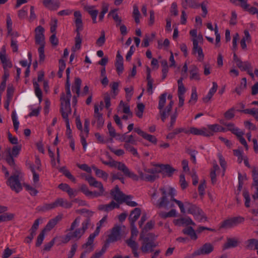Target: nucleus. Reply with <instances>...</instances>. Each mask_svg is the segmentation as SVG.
<instances>
[{
  "mask_svg": "<svg viewBox=\"0 0 258 258\" xmlns=\"http://www.w3.org/2000/svg\"><path fill=\"white\" fill-rule=\"evenodd\" d=\"M161 192L162 197L158 200L156 202V206L159 208H167L171 206L170 201L175 202L180 209L181 213H185L184 203H183L181 201L177 200L174 198L176 195V190L172 187H170L167 192L164 187L160 188Z\"/></svg>",
  "mask_w": 258,
  "mask_h": 258,
  "instance_id": "obj_1",
  "label": "nucleus"
},
{
  "mask_svg": "<svg viewBox=\"0 0 258 258\" xmlns=\"http://www.w3.org/2000/svg\"><path fill=\"white\" fill-rule=\"evenodd\" d=\"M75 19V23L76 26L75 32H76V36L75 38V48L76 49H80L81 46L82 38L81 37L80 32L83 29V24L82 21V16L81 13L79 11H76L74 14Z\"/></svg>",
  "mask_w": 258,
  "mask_h": 258,
  "instance_id": "obj_2",
  "label": "nucleus"
},
{
  "mask_svg": "<svg viewBox=\"0 0 258 258\" xmlns=\"http://www.w3.org/2000/svg\"><path fill=\"white\" fill-rule=\"evenodd\" d=\"M184 205L187 210V213L192 215L196 220L199 222L207 221V218L203 211L196 205L192 204L188 201H185Z\"/></svg>",
  "mask_w": 258,
  "mask_h": 258,
  "instance_id": "obj_3",
  "label": "nucleus"
},
{
  "mask_svg": "<svg viewBox=\"0 0 258 258\" xmlns=\"http://www.w3.org/2000/svg\"><path fill=\"white\" fill-rule=\"evenodd\" d=\"M140 238L142 240V251L145 253L152 252L156 246L153 238V234L148 233L145 235L143 233H142L140 234Z\"/></svg>",
  "mask_w": 258,
  "mask_h": 258,
  "instance_id": "obj_4",
  "label": "nucleus"
},
{
  "mask_svg": "<svg viewBox=\"0 0 258 258\" xmlns=\"http://www.w3.org/2000/svg\"><path fill=\"white\" fill-rule=\"evenodd\" d=\"M181 4L182 7L185 9H187L188 7L195 9L200 7L202 11L201 16L203 18H205L208 13V7L209 5V2L208 0H204L200 4H196L192 0H183Z\"/></svg>",
  "mask_w": 258,
  "mask_h": 258,
  "instance_id": "obj_5",
  "label": "nucleus"
},
{
  "mask_svg": "<svg viewBox=\"0 0 258 258\" xmlns=\"http://www.w3.org/2000/svg\"><path fill=\"white\" fill-rule=\"evenodd\" d=\"M233 61L241 71H246L251 78H253L254 76H258V69H255L253 73L252 65L247 61H242L235 53L233 55Z\"/></svg>",
  "mask_w": 258,
  "mask_h": 258,
  "instance_id": "obj_6",
  "label": "nucleus"
},
{
  "mask_svg": "<svg viewBox=\"0 0 258 258\" xmlns=\"http://www.w3.org/2000/svg\"><path fill=\"white\" fill-rule=\"evenodd\" d=\"M86 180L88 182L90 185L99 189V191H92V194L89 195V198H96L103 195L105 190L101 182L97 181L94 177L90 175L86 176Z\"/></svg>",
  "mask_w": 258,
  "mask_h": 258,
  "instance_id": "obj_7",
  "label": "nucleus"
},
{
  "mask_svg": "<svg viewBox=\"0 0 258 258\" xmlns=\"http://www.w3.org/2000/svg\"><path fill=\"white\" fill-rule=\"evenodd\" d=\"M109 164L110 167L117 168L119 170L121 171L124 175L133 180L138 181L139 179V177L137 174L131 172L124 163L119 161L112 160L109 161Z\"/></svg>",
  "mask_w": 258,
  "mask_h": 258,
  "instance_id": "obj_8",
  "label": "nucleus"
},
{
  "mask_svg": "<svg viewBox=\"0 0 258 258\" xmlns=\"http://www.w3.org/2000/svg\"><path fill=\"white\" fill-rule=\"evenodd\" d=\"M244 221V218L240 216L230 217L224 220L221 223L220 228H231L243 223Z\"/></svg>",
  "mask_w": 258,
  "mask_h": 258,
  "instance_id": "obj_9",
  "label": "nucleus"
},
{
  "mask_svg": "<svg viewBox=\"0 0 258 258\" xmlns=\"http://www.w3.org/2000/svg\"><path fill=\"white\" fill-rule=\"evenodd\" d=\"M71 84L70 82V78H67L66 83V95L62 94L60 97L61 106H66L68 108L71 106V98L72 94L70 90Z\"/></svg>",
  "mask_w": 258,
  "mask_h": 258,
  "instance_id": "obj_10",
  "label": "nucleus"
},
{
  "mask_svg": "<svg viewBox=\"0 0 258 258\" xmlns=\"http://www.w3.org/2000/svg\"><path fill=\"white\" fill-rule=\"evenodd\" d=\"M7 184L12 190H15L17 192H19L22 189L18 175L11 176L7 181Z\"/></svg>",
  "mask_w": 258,
  "mask_h": 258,
  "instance_id": "obj_11",
  "label": "nucleus"
},
{
  "mask_svg": "<svg viewBox=\"0 0 258 258\" xmlns=\"http://www.w3.org/2000/svg\"><path fill=\"white\" fill-rule=\"evenodd\" d=\"M121 230L120 226H114L111 229L110 234L108 236L107 241L108 242H113L120 239L121 237Z\"/></svg>",
  "mask_w": 258,
  "mask_h": 258,
  "instance_id": "obj_12",
  "label": "nucleus"
},
{
  "mask_svg": "<svg viewBox=\"0 0 258 258\" xmlns=\"http://www.w3.org/2000/svg\"><path fill=\"white\" fill-rule=\"evenodd\" d=\"M35 43L36 44L44 45V29L41 26H39L35 29Z\"/></svg>",
  "mask_w": 258,
  "mask_h": 258,
  "instance_id": "obj_13",
  "label": "nucleus"
},
{
  "mask_svg": "<svg viewBox=\"0 0 258 258\" xmlns=\"http://www.w3.org/2000/svg\"><path fill=\"white\" fill-rule=\"evenodd\" d=\"M213 250V247L212 245L209 243L204 244L198 249L194 252V255H200L204 254H208L211 253Z\"/></svg>",
  "mask_w": 258,
  "mask_h": 258,
  "instance_id": "obj_14",
  "label": "nucleus"
},
{
  "mask_svg": "<svg viewBox=\"0 0 258 258\" xmlns=\"http://www.w3.org/2000/svg\"><path fill=\"white\" fill-rule=\"evenodd\" d=\"M192 134L196 136H203L204 137H209L210 135L208 132V129L206 127H203L201 128H198L195 127H190L189 130H187V134Z\"/></svg>",
  "mask_w": 258,
  "mask_h": 258,
  "instance_id": "obj_15",
  "label": "nucleus"
},
{
  "mask_svg": "<svg viewBox=\"0 0 258 258\" xmlns=\"http://www.w3.org/2000/svg\"><path fill=\"white\" fill-rule=\"evenodd\" d=\"M110 194L114 200L118 203V204L122 203V200L125 196L120 190L117 185L111 189Z\"/></svg>",
  "mask_w": 258,
  "mask_h": 258,
  "instance_id": "obj_16",
  "label": "nucleus"
},
{
  "mask_svg": "<svg viewBox=\"0 0 258 258\" xmlns=\"http://www.w3.org/2000/svg\"><path fill=\"white\" fill-rule=\"evenodd\" d=\"M115 67L117 74L118 75L121 74L124 70L123 58L118 51L116 56Z\"/></svg>",
  "mask_w": 258,
  "mask_h": 258,
  "instance_id": "obj_17",
  "label": "nucleus"
},
{
  "mask_svg": "<svg viewBox=\"0 0 258 258\" xmlns=\"http://www.w3.org/2000/svg\"><path fill=\"white\" fill-rule=\"evenodd\" d=\"M173 223L175 225L178 226L196 225L195 223L192 220V219L188 217H181L180 218L174 219L173 220Z\"/></svg>",
  "mask_w": 258,
  "mask_h": 258,
  "instance_id": "obj_18",
  "label": "nucleus"
},
{
  "mask_svg": "<svg viewBox=\"0 0 258 258\" xmlns=\"http://www.w3.org/2000/svg\"><path fill=\"white\" fill-rule=\"evenodd\" d=\"M76 126L77 128L81 131V143L83 146V150L84 151H86L87 147V143L86 140L85 135L83 131L84 129H83L82 124L79 119H76Z\"/></svg>",
  "mask_w": 258,
  "mask_h": 258,
  "instance_id": "obj_19",
  "label": "nucleus"
},
{
  "mask_svg": "<svg viewBox=\"0 0 258 258\" xmlns=\"http://www.w3.org/2000/svg\"><path fill=\"white\" fill-rule=\"evenodd\" d=\"M54 209L61 207L66 209H69L72 207V203L68 202L66 200H64L63 198H58L55 200V201L52 203Z\"/></svg>",
  "mask_w": 258,
  "mask_h": 258,
  "instance_id": "obj_20",
  "label": "nucleus"
},
{
  "mask_svg": "<svg viewBox=\"0 0 258 258\" xmlns=\"http://www.w3.org/2000/svg\"><path fill=\"white\" fill-rule=\"evenodd\" d=\"M138 174L139 175H137L139 177L138 180L141 179L146 181L153 182L158 177L157 175L150 174L141 170L138 171Z\"/></svg>",
  "mask_w": 258,
  "mask_h": 258,
  "instance_id": "obj_21",
  "label": "nucleus"
},
{
  "mask_svg": "<svg viewBox=\"0 0 258 258\" xmlns=\"http://www.w3.org/2000/svg\"><path fill=\"white\" fill-rule=\"evenodd\" d=\"M71 106H70L69 108H68L66 106H61L60 108V112L66 122L67 131H70L68 116L69 114L71 113Z\"/></svg>",
  "mask_w": 258,
  "mask_h": 258,
  "instance_id": "obj_22",
  "label": "nucleus"
},
{
  "mask_svg": "<svg viewBox=\"0 0 258 258\" xmlns=\"http://www.w3.org/2000/svg\"><path fill=\"white\" fill-rule=\"evenodd\" d=\"M252 177L253 179L252 188L254 189V193L252 198L254 200H256L258 199V173H256L255 169H254L252 171Z\"/></svg>",
  "mask_w": 258,
  "mask_h": 258,
  "instance_id": "obj_23",
  "label": "nucleus"
},
{
  "mask_svg": "<svg viewBox=\"0 0 258 258\" xmlns=\"http://www.w3.org/2000/svg\"><path fill=\"white\" fill-rule=\"evenodd\" d=\"M189 78L190 80L199 81L201 79L200 74L198 68L195 65H192L189 68Z\"/></svg>",
  "mask_w": 258,
  "mask_h": 258,
  "instance_id": "obj_24",
  "label": "nucleus"
},
{
  "mask_svg": "<svg viewBox=\"0 0 258 258\" xmlns=\"http://www.w3.org/2000/svg\"><path fill=\"white\" fill-rule=\"evenodd\" d=\"M119 205L117 203H116L113 201H112L108 204H101L98 206V209L100 211H103L104 212H109L114 208H118Z\"/></svg>",
  "mask_w": 258,
  "mask_h": 258,
  "instance_id": "obj_25",
  "label": "nucleus"
},
{
  "mask_svg": "<svg viewBox=\"0 0 258 258\" xmlns=\"http://www.w3.org/2000/svg\"><path fill=\"white\" fill-rule=\"evenodd\" d=\"M26 165L27 167L30 170L33 174V181L34 183L36 184H37L39 180V175L37 173L38 171L37 170L34 168L33 166V163L31 162L30 161H27L26 163Z\"/></svg>",
  "mask_w": 258,
  "mask_h": 258,
  "instance_id": "obj_26",
  "label": "nucleus"
},
{
  "mask_svg": "<svg viewBox=\"0 0 258 258\" xmlns=\"http://www.w3.org/2000/svg\"><path fill=\"white\" fill-rule=\"evenodd\" d=\"M217 88V84L215 82H213L212 83V88L209 90L207 95L203 98L204 102L207 103L211 99L214 94L216 92Z\"/></svg>",
  "mask_w": 258,
  "mask_h": 258,
  "instance_id": "obj_27",
  "label": "nucleus"
},
{
  "mask_svg": "<svg viewBox=\"0 0 258 258\" xmlns=\"http://www.w3.org/2000/svg\"><path fill=\"white\" fill-rule=\"evenodd\" d=\"M62 218V215H58L54 218L51 219L47 223L44 229L48 231L51 230L57 224V223L61 220Z\"/></svg>",
  "mask_w": 258,
  "mask_h": 258,
  "instance_id": "obj_28",
  "label": "nucleus"
},
{
  "mask_svg": "<svg viewBox=\"0 0 258 258\" xmlns=\"http://www.w3.org/2000/svg\"><path fill=\"white\" fill-rule=\"evenodd\" d=\"M182 232L190 237L192 240H197L198 236L196 234L195 230L191 226H188L183 229Z\"/></svg>",
  "mask_w": 258,
  "mask_h": 258,
  "instance_id": "obj_29",
  "label": "nucleus"
},
{
  "mask_svg": "<svg viewBox=\"0 0 258 258\" xmlns=\"http://www.w3.org/2000/svg\"><path fill=\"white\" fill-rule=\"evenodd\" d=\"M141 215V210L139 208H135L130 214L129 216V220L132 225L137 221Z\"/></svg>",
  "mask_w": 258,
  "mask_h": 258,
  "instance_id": "obj_30",
  "label": "nucleus"
},
{
  "mask_svg": "<svg viewBox=\"0 0 258 258\" xmlns=\"http://www.w3.org/2000/svg\"><path fill=\"white\" fill-rule=\"evenodd\" d=\"M0 61L2 64L4 70H9V69L12 68L13 67L12 62L9 56L1 57L0 58Z\"/></svg>",
  "mask_w": 258,
  "mask_h": 258,
  "instance_id": "obj_31",
  "label": "nucleus"
},
{
  "mask_svg": "<svg viewBox=\"0 0 258 258\" xmlns=\"http://www.w3.org/2000/svg\"><path fill=\"white\" fill-rule=\"evenodd\" d=\"M82 84L81 80L79 78H76L75 80L74 84L72 86V91L74 93H76L77 95V97H79L80 93V88Z\"/></svg>",
  "mask_w": 258,
  "mask_h": 258,
  "instance_id": "obj_32",
  "label": "nucleus"
},
{
  "mask_svg": "<svg viewBox=\"0 0 258 258\" xmlns=\"http://www.w3.org/2000/svg\"><path fill=\"white\" fill-rule=\"evenodd\" d=\"M154 166V167L151 168L145 167L144 171L146 173L153 175H157V173L161 172V164H155Z\"/></svg>",
  "mask_w": 258,
  "mask_h": 258,
  "instance_id": "obj_33",
  "label": "nucleus"
},
{
  "mask_svg": "<svg viewBox=\"0 0 258 258\" xmlns=\"http://www.w3.org/2000/svg\"><path fill=\"white\" fill-rule=\"evenodd\" d=\"M246 247L247 249L257 250V254H258V240L255 239H250L246 242Z\"/></svg>",
  "mask_w": 258,
  "mask_h": 258,
  "instance_id": "obj_34",
  "label": "nucleus"
},
{
  "mask_svg": "<svg viewBox=\"0 0 258 258\" xmlns=\"http://www.w3.org/2000/svg\"><path fill=\"white\" fill-rule=\"evenodd\" d=\"M246 87V79L245 78H243L241 80L240 84L235 88L233 92H236L238 95H240Z\"/></svg>",
  "mask_w": 258,
  "mask_h": 258,
  "instance_id": "obj_35",
  "label": "nucleus"
},
{
  "mask_svg": "<svg viewBox=\"0 0 258 258\" xmlns=\"http://www.w3.org/2000/svg\"><path fill=\"white\" fill-rule=\"evenodd\" d=\"M92 169L95 171L96 176L98 177L102 178L104 180H107L108 177V174L105 171L98 169L95 166H92Z\"/></svg>",
  "mask_w": 258,
  "mask_h": 258,
  "instance_id": "obj_36",
  "label": "nucleus"
},
{
  "mask_svg": "<svg viewBox=\"0 0 258 258\" xmlns=\"http://www.w3.org/2000/svg\"><path fill=\"white\" fill-rule=\"evenodd\" d=\"M161 172H164L166 173L168 176H171L175 171V169L168 164H161Z\"/></svg>",
  "mask_w": 258,
  "mask_h": 258,
  "instance_id": "obj_37",
  "label": "nucleus"
},
{
  "mask_svg": "<svg viewBox=\"0 0 258 258\" xmlns=\"http://www.w3.org/2000/svg\"><path fill=\"white\" fill-rule=\"evenodd\" d=\"M33 86L34 88L35 94L38 98L39 103H41L42 100V92L39 87V85L37 82H33Z\"/></svg>",
  "mask_w": 258,
  "mask_h": 258,
  "instance_id": "obj_38",
  "label": "nucleus"
},
{
  "mask_svg": "<svg viewBox=\"0 0 258 258\" xmlns=\"http://www.w3.org/2000/svg\"><path fill=\"white\" fill-rule=\"evenodd\" d=\"M238 244V241L234 238H228L227 242L224 245V249L235 247Z\"/></svg>",
  "mask_w": 258,
  "mask_h": 258,
  "instance_id": "obj_39",
  "label": "nucleus"
},
{
  "mask_svg": "<svg viewBox=\"0 0 258 258\" xmlns=\"http://www.w3.org/2000/svg\"><path fill=\"white\" fill-rule=\"evenodd\" d=\"M11 117L13 123L14 130L16 132H17L18 130L20 123L18 120L17 112L15 110L12 112Z\"/></svg>",
  "mask_w": 258,
  "mask_h": 258,
  "instance_id": "obj_40",
  "label": "nucleus"
},
{
  "mask_svg": "<svg viewBox=\"0 0 258 258\" xmlns=\"http://www.w3.org/2000/svg\"><path fill=\"white\" fill-rule=\"evenodd\" d=\"M73 239H79L85 233L80 228L75 229L72 231H70Z\"/></svg>",
  "mask_w": 258,
  "mask_h": 258,
  "instance_id": "obj_41",
  "label": "nucleus"
},
{
  "mask_svg": "<svg viewBox=\"0 0 258 258\" xmlns=\"http://www.w3.org/2000/svg\"><path fill=\"white\" fill-rule=\"evenodd\" d=\"M208 132L210 134L209 137L214 135V133L219 132L220 125L218 124H209L207 125Z\"/></svg>",
  "mask_w": 258,
  "mask_h": 258,
  "instance_id": "obj_42",
  "label": "nucleus"
},
{
  "mask_svg": "<svg viewBox=\"0 0 258 258\" xmlns=\"http://www.w3.org/2000/svg\"><path fill=\"white\" fill-rule=\"evenodd\" d=\"M94 239V237L90 235L87 239V242L83 245V248H84L85 250L92 248L93 250L94 249L93 242Z\"/></svg>",
  "mask_w": 258,
  "mask_h": 258,
  "instance_id": "obj_43",
  "label": "nucleus"
},
{
  "mask_svg": "<svg viewBox=\"0 0 258 258\" xmlns=\"http://www.w3.org/2000/svg\"><path fill=\"white\" fill-rule=\"evenodd\" d=\"M230 2L233 4L240 7L243 10L247 8V0H230Z\"/></svg>",
  "mask_w": 258,
  "mask_h": 258,
  "instance_id": "obj_44",
  "label": "nucleus"
},
{
  "mask_svg": "<svg viewBox=\"0 0 258 258\" xmlns=\"http://www.w3.org/2000/svg\"><path fill=\"white\" fill-rule=\"evenodd\" d=\"M133 17L135 22L137 24H139L140 22V19L141 17V14L137 5H134L133 6Z\"/></svg>",
  "mask_w": 258,
  "mask_h": 258,
  "instance_id": "obj_45",
  "label": "nucleus"
},
{
  "mask_svg": "<svg viewBox=\"0 0 258 258\" xmlns=\"http://www.w3.org/2000/svg\"><path fill=\"white\" fill-rule=\"evenodd\" d=\"M166 93L161 94L159 97V103L158 108L159 110H163L164 105L166 101Z\"/></svg>",
  "mask_w": 258,
  "mask_h": 258,
  "instance_id": "obj_46",
  "label": "nucleus"
},
{
  "mask_svg": "<svg viewBox=\"0 0 258 258\" xmlns=\"http://www.w3.org/2000/svg\"><path fill=\"white\" fill-rule=\"evenodd\" d=\"M192 53L194 55L198 54L197 59L200 62H203L204 59V54L202 47L199 48L198 49L192 51Z\"/></svg>",
  "mask_w": 258,
  "mask_h": 258,
  "instance_id": "obj_47",
  "label": "nucleus"
},
{
  "mask_svg": "<svg viewBox=\"0 0 258 258\" xmlns=\"http://www.w3.org/2000/svg\"><path fill=\"white\" fill-rule=\"evenodd\" d=\"M241 111L246 114L252 115L256 120H258V110L257 109H245L242 110Z\"/></svg>",
  "mask_w": 258,
  "mask_h": 258,
  "instance_id": "obj_48",
  "label": "nucleus"
},
{
  "mask_svg": "<svg viewBox=\"0 0 258 258\" xmlns=\"http://www.w3.org/2000/svg\"><path fill=\"white\" fill-rule=\"evenodd\" d=\"M28 16V7L24 6L22 9L18 12V16L21 20L24 19Z\"/></svg>",
  "mask_w": 258,
  "mask_h": 258,
  "instance_id": "obj_49",
  "label": "nucleus"
},
{
  "mask_svg": "<svg viewBox=\"0 0 258 258\" xmlns=\"http://www.w3.org/2000/svg\"><path fill=\"white\" fill-rule=\"evenodd\" d=\"M243 135H244L243 132L241 130L235 135L237 137V139L239 140V141L240 142V143L242 145H243L245 147V148L247 149L248 146H247V143H246L245 139L243 137Z\"/></svg>",
  "mask_w": 258,
  "mask_h": 258,
  "instance_id": "obj_50",
  "label": "nucleus"
},
{
  "mask_svg": "<svg viewBox=\"0 0 258 258\" xmlns=\"http://www.w3.org/2000/svg\"><path fill=\"white\" fill-rule=\"evenodd\" d=\"M122 203H125L128 206L134 207L138 205L137 203L134 201H132V197L130 196H125L124 197Z\"/></svg>",
  "mask_w": 258,
  "mask_h": 258,
  "instance_id": "obj_51",
  "label": "nucleus"
},
{
  "mask_svg": "<svg viewBox=\"0 0 258 258\" xmlns=\"http://www.w3.org/2000/svg\"><path fill=\"white\" fill-rule=\"evenodd\" d=\"M124 148L128 152L131 153L134 156H137L138 155L137 150L136 148H135L133 146H132V144L125 143L124 144Z\"/></svg>",
  "mask_w": 258,
  "mask_h": 258,
  "instance_id": "obj_52",
  "label": "nucleus"
},
{
  "mask_svg": "<svg viewBox=\"0 0 258 258\" xmlns=\"http://www.w3.org/2000/svg\"><path fill=\"white\" fill-rule=\"evenodd\" d=\"M45 229H43L40 233L39 235L37 237L36 242V246L39 247L43 242L45 237Z\"/></svg>",
  "mask_w": 258,
  "mask_h": 258,
  "instance_id": "obj_53",
  "label": "nucleus"
},
{
  "mask_svg": "<svg viewBox=\"0 0 258 258\" xmlns=\"http://www.w3.org/2000/svg\"><path fill=\"white\" fill-rule=\"evenodd\" d=\"M227 130L231 132L235 135L241 130L236 127L233 123H228L226 126Z\"/></svg>",
  "mask_w": 258,
  "mask_h": 258,
  "instance_id": "obj_54",
  "label": "nucleus"
},
{
  "mask_svg": "<svg viewBox=\"0 0 258 258\" xmlns=\"http://www.w3.org/2000/svg\"><path fill=\"white\" fill-rule=\"evenodd\" d=\"M90 224L91 220L88 217L82 222L81 224V227H80V228L84 233H85L86 230L88 229Z\"/></svg>",
  "mask_w": 258,
  "mask_h": 258,
  "instance_id": "obj_55",
  "label": "nucleus"
},
{
  "mask_svg": "<svg viewBox=\"0 0 258 258\" xmlns=\"http://www.w3.org/2000/svg\"><path fill=\"white\" fill-rule=\"evenodd\" d=\"M66 62L64 60L60 59L59 60V70L58 72V75L59 78H61L62 73L66 68Z\"/></svg>",
  "mask_w": 258,
  "mask_h": 258,
  "instance_id": "obj_56",
  "label": "nucleus"
},
{
  "mask_svg": "<svg viewBox=\"0 0 258 258\" xmlns=\"http://www.w3.org/2000/svg\"><path fill=\"white\" fill-rule=\"evenodd\" d=\"M80 223V217H77L74 220V221L72 223L71 226L69 228L67 229V231H72L75 230V229L77 227Z\"/></svg>",
  "mask_w": 258,
  "mask_h": 258,
  "instance_id": "obj_57",
  "label": "nucleus"
},
{
  "mask_svg": "<svg viewBox=\"0 0 258 258\" xmlns=\"http://www.w3.org/2000/svg\"><path fill=\"white\" fill-rule=\"evenodd\" d=\"M14 215L11 213H5L0 215V223L4 221H10L13 219Z\"/></svg>",
  "mask_w": 258,
  "mask_h": 258,
  "instance_id": "obj_58",
  "label": "nucleus"
},
{
  "mask_svg": "<svg viewBox=\"0 0 258 258\" xmlns=\"http://www.w3.org/2000/svg\"><path fill=\"white\" fill-rule=\"evenodd\" d=\"M119 106L122 107V111L124 113L127 114L129 116H132V113L131 111L130 106L128 105L124 104L122 101H121L119 103Z\"/></svg>",
  "mask_w": 258,
  "mask_h": 258,
  "instance_id": "obj_59",
  "label": "nucleus"
},
{
  "mask_svg": "<svg viewBox=\"0 0 258 258\" xmlns=\"http://www.w3.org/2000/svg\"><path fill=\"white\" fill-rule=\"evenodd\" d=\"M249 212L251 214V217L250 218V219L251 221H253V224L254 225H257V215L258 214V209H251L249 210Z\"/></svg>",
  "mask_w": 258,
  "mask_h": 258,
  "instance_id": "obj_60",
  "label": "nucleus"
},
{
  "mask_svg": "<svg viewBox=\"0 0 258 258\" xmlns=\"http://www.w3.org/2000/svg\"><path fill=\"white\" fill-rule=\"evenodd\" d=\"M125 143H128L132 145H136L137 144V140L135 138V136L134 135H127V133H126V137L125 138Z\"/></svg>",
  "mask_w": 258,
  "mask_h": 258,
  "instance_id": "obj_61",
  "label": "nucleus"
},
{
  "mask_svg": "<svg viewBox=\"0 0 258 258\" xmlns=\"http://www.w3.org/2000/svg\"><path fill=\"white\" fill-rule=\"evenodd\" d=\"M105 35L104 31L101 32L100 36L96 40V45L98 46H102L105 42Z\"/></svg>",
  "mask_w": 258,
  "mask_h": 258,
  "instance_id": "obj_62",
  "label": "nucleus"
},
{
  "mask_svg": "<svg viewBox=\"0 0 258 258\" xmlns=\"http://www.w3.org/2000/svg\"><path fill=\"white\" fill-rule=\"evenodd\" d=\"M21 148V145L14 146L12 148V152H9V154L15 157H16L19 154Z\"/></svg>",
  "mask_w": 258,
  "mask_h": 258,
  "instance_id": "obj_63",
  "label": "nucleus"
},
{
  "mask_svg": "<svg viewBox=\"0 0 258 258\" xmlns=\"http://www.w3.org/2000/svg\"><path fill=\"white\" fill-rule=\"evenodd\" d=\"M86 11L89 14L91 17L97 16L98 11L94 9L93 6H88L86 8Z\"/></svg>",
  "mask_w": 258,
  "mask_h": 258,
  "instance_id": "obj_64",
  "label": "nucleus"
}]
</instances>
